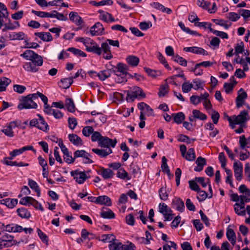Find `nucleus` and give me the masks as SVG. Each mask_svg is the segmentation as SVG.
<instances>
[{"instance_id": "obj_2", "label": "nucleus", "mask_w": 250, "mask_h": 250, "mask_svg": "<svg viewBox=\"0 0 250 250\" xmlns=\"http://www.w3.org/2000/svg\"><path fill=\"white\" fill-rule=\"evenodd\" d=\"M109 45L119 47L120 46V42L118 40H113L111 39H107L104 42H102V48L103 49V57L104 59L108 60L113 58Z\"/></svg>"}, {"instance_id": "obj_58", "label": "nucleus", "mask_w": 250, "mask_h": 250, "mask_svg": "<svg viewBox=\"0 0 250 250\" xmlns=\"http://www.w3.org/2000/svg\"><path fill=\"white\" fill-rule=\"evenodd\" d=\"M160 198L161 200L166 201L168 199V194L167 192L166 188L162 187L159 190Z\"/></svg>"}, {"instance_id": "obj_34", "label": "nucleus", "mask_w": 250, "mask_h": 250, "mask_svg": "<svg viewBox=\"0 0 250 250\" xmlns=\"http://www.w3.org/2000/svg\"><path fill=\"white\" fill-rule=\"evenodd\" d=\"M28 185L31 189H32L37 193V195L38 197L41 196V189L36 181L32 179H28Z\"/></svg>"}, {"instance_id": "obj_40", "label": "nucleus", "mask_w": 250, "mask_h": 250, "mask_svg": "<svg viewBox=\"0 0 250 250\" xmlns=\"http://www.w3.org/2000/svg\"><path fill=\"white\" fill-rule=\"evenodd\" d=\"M65 106L67 110L73 113L75 111V106L74 103L71 98H66L65 101Z\"/></svg>"}, {"instance_id": "obj_47", "label": "nucleus", "mask_w": 250, "mask_h": 250, "mask_svg": "<svg viewBox=\"0 0 250 250\" xmlns=\"http://www.w3.org/2000/svg\"><path fill=\"white\" fill-rule=\"evenodd\" d=\"M51 18H56L59 21H66L68 20L66 16L56 10L52 11Z\"/></svg>"}, {"instance_id": "obj_12", "label": "nucleus", "mask_w": 250, "mask_h": 250, "mask_svg": "<svg viewBox=\"0 0 250 250\" xmlns=\"http://www.w3.org/2000/svg\"><path fill=\"white\" fill-rule=\"evenodd\" d=\"M239 191L243 194L240 195V199L245 200L246 203L250 202V189L247 188L246 185L242 184L239 188Z\"/></svg>"}, {"instance_id": "obj_25", "label": "nucleus", "mask_w": 250, "mask_h": 250, "mask_svg": "<svg viewBox=\"0 0 250 250\" xmlns=\"http://www.w3.org/2000/svg\"><path fill=\"white\" fill-rule=\"evenodd\" d=\"M0 203L8 208H13L17 205L18 200L16 199L6 198L0 200Z\"/></svg>"}, {"instance_id": "obj_5", "label": "nucleus", "mask_w": 250, "mask_h": 250, "mask_svg": "<svg viewBox=\"0 0 250 250\" xmlns=\"http://www.w3.org/2000/svg\"><path fill=\"white\" fill-rule=\"evenodd\" d=\"M159 211L163 215L165 221H170L172 219V210L164 203L159 204Z\"/></svg>"}, {"instance_id": "obj_35", "label": "nucleus", "mask_w": 250, "mask_h": 250, "mask_svg": "<svg viewBox=\"0 0 250 250\" xmlns=\"http://www.w3.org/2000/svg\"><path fill=\"white\" fill-rule=\"evenodd\" d=\"M98 204L111 206L112 202L110 198L105 195L99 196L98 197Z\"/></svg>"}, {"instance_id": "obj_44", "label": "nucleus", "mask_w": 250, "mask_h": 250, "mask_svg": "<svg viewBox=\"0 0 250 250\" xmlns=\"http://www.w3.org/2000/svg\"><path fill=\"white\" fill-rule=\"evenodd\" d=\"M25 34L22 32H20L19 33L13 32L9 34L8 38L11 40H24Z\"/></svg>"}, {"instance_id": "obj_16", "label": "nucleus", "mask_w": 250, "mask_h": 250, "mask_svg": "<svg viewBox=\"0 0 250 250\" xmlns=\"http://www.w3.org/2000/svg\"><path fill=\"white\" fill-rule=\"evenodd\" d=\"M183 50L186 52H191L197 54H201L205 56L208 55V52L206 50L203 48L197 46L186 47L184 48Z\"/></svg>"}, {"instance_id": "obj_21", "label": "nucleus", "mask_w": 250, "mask_h": 250, "mask_svg": "<svg viewBox=\"0 0 250 250\" xmlns=\"http://www.w3.org/2000/svg\"><path fill=\"white\" fill-rule=\"evenodd\" d=\"M98 173L101 175L104 179L111 178L114 175V172L111 169L104 168L103 167L100 168V170L98 171Z\"/></svg>"}, {"instance_id": "obj_52", "label": "nucleus", "mask_w": 250, "mask_h": 250, "mask_svg": "<svg viewBox=\"0 0 250 250\" xmlns=\"http://www.w3.org/2000/svg\"><path fill=\"white\" fill-rule=\"evenodd\" d=\"M117 176L121 179L130 180L131 177L128 176V173L124 169L121 168L117 173Z\"/></svg>"}, {"instance_id": "obj_1", "label": "nucleus", "mask_w": 250, "mask_h": 250, "mask_svg": "<svg viewBox=\"0 0 250 250\" xmlns=\"http://www.w3.org/2000/svg\"><path fill=\"white\" fill-rule=\"evenodd\" d=\"M20 56L24 58L26 60H29L31 63L35 65L40 67L42 65V57L35 53L34 51L31 50H26Z\"/></svg>"}, {"instance_id": "obj_49", "label": "nucleus", "mask_w": 250, "mask_h": 250, "mask_svg": "<svg viewBox=\"0 0 250 250\" xmlns=\"http://www.w3.org/2000/svg\"><path fill=\"white\" fill-rule=\"evenodd\" d=\"M124 245L121 242L116 243L113 242L111 244L109 245V249L110 250H124L123 247Z\"/></svg>"}, {"instance_id": "obj_46", "label": "nucleus", "mask_w": 250, "mask_h": 250, "mask_svg": "<svg viewBox=\"0 0 250 250\" xmlns=\"http://www.w3.org/2000/svg\"><path fill=\"white\" fill-rule=\"evenodd\" d=\"M127 62L132 66H136L139 62V59L134 56L130 55L126 58Z\"/></svg>"}, {"instance_id": "obj_45", "label": "nucleus", "mask_w": 250, "mask_h": 250, "mask_svg": "<svg viewBox=\"0 0 250 250\" xmlns=\"http://www.w3.org/2000/svg\"><path fill=\"white\" fill-rule=\"evenodd\" d=\"M92 47H90V48H89V52H92L99 56L102 55V52H103L102 43L101 44V47L97 44V43Z\"/></svg>"}, {"instance_id": "obj_27", "label": "nucleus", "mask_w": 250, "mask_h": 250, "mask_svg": "<svg viewBox=\"0 0 250 250\" xmlns=\"http://www.w3.org/2000/svg\"><path fill=\"white\" fill-rule=\"evenodd\" d=\"M197 167H194V170L195 171L200 172L203 169L204 167L207 165L205 158L200 156L197 158L196 161Z\"/></svg>"}, {"instance_id": "obj_57", "label": "nucleus", "mask_w": 250, "mask_h": 250, "mask_svg": "<svg viewBox=\"0 0 250 250\" xmlns=\"http://www.w3.org/2000/svg\"><path fill=\"white\" fill-rule=\"evenodd\" d=\"M32 13L35 15L41 18H51V13L44 12V11H38L35 10H32Z\"/></svg>"}, {"instance_id": "obj_11", "label": "nucleus", "mask_w": 250, "mask_h": 250, "mask_svg": "<svg viewBox=\"0 0 250 250\" xmlns=\"http://www.w3.org/2000/svg\"><path fill=\"white\" fill-rule=\"evenodd\" d=\"M233 169L234 175L237 181H241L242 179L243 165L239 161L236 160L233 163Z\"/></svg>"}, {"instance_id": "obj_19", "label": "nucleus", "mask_w": 250, "mask_h": 250, "mask_svg": "<svg viewBox=\"0 0 250 250\" xmlns=\"http://www.w3.org/2000/svg\"><path fill=\"white\" fill-rule=\"evenodd\" d=\"M69 17L70 20L78 26H81L84 22L82 18L76 12H71L69 14Z\"/></svg>"}, {"instance_id": "obj_20", "label": "nucleus", "mask_w": 250, "mask_h": 250, "mask_svg": "<svg viewBox=\"0 0 250 250\" xmlns=\"http://www.w3.org/2000/svg\"><path fill=\"white\" fill-rule=\"evenodd\" d=\"M9 13L6 6L0 2V29L2 27L3 20L8 19Z\"/></svg>"}, {"instance_id": "obj_14", "label": "nucleus", "mask_w": 250, "mask_h": 250, "mask_svg": "<svg viewBox=\"0 0 250 250\" xmlns=\"http://www.w3.org/2000/svg\"><path fill=\"white\" fill-rule=\"evenodd\" d=\"M3 229L9 232H21L23 231V228L18 224H10L4 225L2 224Z\"/></svg>"}, {"instance_id": "obj_30", "label": "nucleus", "mask_w": 250, "mask_h": 250, "mask_svg": "<svg viewBox=\"0 0 250 250\" xmlns=\"http://www.w3.org/2000/svg\"><path fill=\"white\" fill-rule=\"evenodd\" d=\"M100 19L106 23L112 22L115 21L114 18L112 16V15L106 12H101Z\"/></svg>"}, {"instance_id": "obj_43", "label": "nucleus", "mask_w": 250, "mask_h": 250, "mask_svg": "<svg viewBox=\"0 0 250 250\" xmlns=\"http://www.w3.org/2000/svg\"><path fill=\"white\" fill-rule=\"evenodd\" d=\"M17 212L19 216L22 218H29L31 216L30 212L25 208H18Z\"/></svg>"}, {"instance_id": "obj_56", "label": "nucleus", "mask_w": 250, "mask_h": 250, "mask_svg": "<svg viewBox=\"0 0 250 250\" xmlns=\"http://www.w3.org/2000/svg\"><path fill=\"white\" fill-rule=\"evenodd\" d=\"M131 91L133 93V94L136 96V97L137 98L139 96H141L142 97H145L146 96L145 93L143 92L142 89L138 86L134 87Z\"/></svg>"}, {"instance_id": "obj_61", "label": "nucleus", "mask_w": 250, "mask_h": 250, "mask_svg": "<svg viewBox=\"0 0 250 250\" xmlns=\"http://www.w3.org/2000/svg\"><path fill=\"white\" fill-rule=\"evenodd\" d=\"M168 85L167 84H165L164 85L161 86L159 88V92L158 93L159 97H164L168 92Z\"/></svg>"}, {"instance_id": "obj_13", "label": "nucleus", "mask_w": 250, "mask_h": 250, "mask_svg": "<svg viewBox=\"0 0 250 250\" xmlns=\"http://www.w3.org/2000/svg\"><path fill=\"white\" fill-rule=\"evenodd\" d=\"M247 98V94L242 88L238 92V96L236 98V104L237 108H240L244 103L245 100Z\"/></svg>"}, {"instance_id": "obj_28", "label": "nucleus", "mask_w": 250, "mask_h": 250, "mask_svg": "<svg viewBox=\"0 0 250 250\" xmlns=\"http://www.w3.org/2000/svg\"><path fill=\"white\" fill-rule=\"evenodd\" d=\"M23 68L24 69L29 72L36 73L38 72L40 69V67L37 65H34L30 62H26L23 65Z\"/></svg>"}, {"instance_id": "obj_64", "label": "nucleus", "mask_w": 250, "mask_h": 250, "mask_svg": "<svg viewBox=\"0 0 250 250\" xmlns=\"http://www.w3.org/2000/svg\"><path fill=\"white\" fill-rule=\"evenodd\" d=\"M94 131L93 128L91 126H86L83 128L82 130L83 134L86 137L89 136Z\"/></svg>"}, {"instance_id": "obj_9", "label": "nucleus", "mask_w": 250, "mask_h": 250, "mask_svg": "<svg viewBox=\"0 0 250 250\" xmlns=\"http://www.w3.org/2000/svg\"><path fill=\"white\" fill-rule=\"evenodd\" d=\"M71 175L73 177L76 181L79 184H83L89 177L84 171H80L78 170L71 171Z\"/></svg>"}, {"instance_id": "obj_60", "label": "nucleus", "mask_w": 250, "mask_h": 250, "mask_svg": "<svg viewBox=\"0 0 250 250\" xmlns=\"http://www.w3.org/2000/svg\"><path fill=\"white\" fill-rule=\"evenodd\" d=\"M226 17L231 21H236L240 18V15L235 12H229L226 15Z\"/></svg>"}, {"instance_id": "obj_10", "label": "nucleus", "mask_w": 250, "mask_h": 250, "mask_svg": "<svg viewBox=\"0 0 250 250\" xmlns=\"http://www.w3.org/2000/svg\"><path fill=\"white\" fill-rule=\"evenodd\" d=\"M89 31L92 36L102 35L104 33V28L101 23L97 22L90 27Z\"/></svg>"}, {"instance_id": "obj_59", "label": "nucleus", "mask_w": 250, "mask_h": 250, "mask_svg": "<svg viewBox=\"0 0 250 250\" xmlns=\"http://www.w3.org/2000/svg\"><path fill=\"white\" fill-rule=\"evenodd\" d=\"M212 21L214 22L216 24L219 25L221 26L224 27L225 29H228L231 25L230 24H227L226 22L227 21H225L222 19H212Z\"/></svg>"}, {"instance_id": "obj_23", "label": "nucleus", "mask_w": 250, "mask_h": 250, "mask_svg": "<svg viewBox=\"0 0 250 250\" xmlns=\"http://www.w3.org/2000/svg\"><path fill=\"white\" fill-rule=\"evenodd\" d=\"M34 35L39 37L43 42H49L53 39L50 32H35Z\"/></svg>"}, {"instance_id": "obj_55", "label": "nucleus", "mask_w": 250, "mask_h": 250, "mask_svg": "<svg viewBox=\"0 0 250 250\" xmlns=\"http://www.w3.org/2000/svg\"><path fill=\"white\" fill-rule=\"evenodd\" d=\"M11 20L8 19V22L5 23L3 20L2 27L4 26V27L2 29V32H5L8 30H14L16 29V26H14V24L11 23Z\"/></svg>"}, {"instance_id": "obj_38", "label": "nucleus", "mask_w": 250, "mask_h": 250, "mask_svg": "<svg viewBox=\"0 0 250 250\" xmlns=\"http://www.w3.org/2000/svg\"><path fill=\"white\" fill-rule=\"evenodd\" d=\"M100 216L105 219H113L115 217V214L110 209L107 208V210H102L100 212Z\"/></svg>"}, {"instance_id": "obj_15", "label": "nucleus", "mask_w": 250, "mask_h": 250, "mask_svg": "<svg viewBox=\"0 0 250 250\" xmlns=\"http://www.w3.org/2000/svg\"><path fill=\"white\" fill-rule=\"evenodd\" d=\"M18 126V125L17 121L11 122L2 130V132H3L5 135L8 137H13L14 132L13 131V129Z\"/></svg>"}, {"instance_id": "obj_6", "label": "nucleus", "mask_w": 250, "mask_h": 250, "mask_svg": "<svg viewBox=\"0 0 250 250\" xmlns=\"http://www.w3.org/2000/svg\"><path fill=\"white\" fill-rule=\"evenodd\" d=\"M38 107L37 104L33 100H31L25 97H23L21 100V103L19 104L18 106V108L19 110L23 109H31L37 108Z\"/></svg>"}, {"instance_id": "obj_3", "label": "nucleus", "mask_w": 250, "mask_h": 250, "mask_svg": "<svg viewBox=\"0 0 250 250\" xmlns=\"http://www.w3.org/2000/svg\"><path fill=\"white\" fill-rule=\"evenodd\" d=\"M249 119L248 113L246 110L242 111L238 116L233 115L231 117L227 116V120L232 128L235 127V125H241Z\"/></svg>"}, {"instance_id": "obj_8", "label": "nucleus", "mask_w": 250, "mask_h": 250, "mask_svg": "<svg viewBox=\"0 0 250 250\" xmlns=\"http://www.w3.org/2000/svg\"><path fill=\"white\" fill-rule=\"evenodd\" d=\"M117 143V141L116 139L112 140L108 137L102 136L100 141L98 142V145L102 147H106L108 149L110 146L114 148Z\"/></svg>"}, {"instance_id": "obj_26", "label": "nucleus", "mask_w": 250, "mask_h": 250, "mask_svg": "<svg viewBox=\"0 0 250 250\" xmlns=\"http://www.w3.org/2000/svg\"><path fill=\"white\" fill-rule=\"evenodd\" d=\"M69 141L75 146H81L83 145V141L82 139L75 134H70L68 135Z\"/></svg>"}, {"instance_id": "obj_63", "label": "nucleus", "mask_w": 250, "mask_h": 250, "mask_svg": "<svg viewBox=\"0 0 250 250\" xmlns=\"http://www.w3.org/2000/svg\"><path fill=\"white\" fill-rule=\"evenodd\" d=\"M193 87V84L189 82H184L182 86V91L184 93L189 92Z\"/></svg>"}, {"instance_id": "obj_41", "label": "nucleus", "mask_w": 250, "mask_h": 250, "mask_svg": "<svg viewBox=\"0 0 250 250\" xmlns=\"http://www.w3.org/2000/svg\"><path fill=\"white\" fill-rule=\"evenodd\" d=\"M172 117L173 118L174 122L178 124H181L185 119V115L182 112L173 113Z\"/></svg>"}, {"instance_id": "obj_4", "label": "nucleus", "mask_w": 250, "mask_h": 250, "mask_svg": "<svg viewBox=\"0 0 250 250\" xmlns=\"http://www.w3.org/2000/svg\"><path fill=\"white\" fill-rule=\"evenodd\" d=\"M14 238L13 236L7 233L3 229L0 231V240L5 248L11 247L17 244V241L14 240Z\"/></svg>"}, {"instance_id": "obj_37", "label": "nucleus", "mask_w": 250, "mask_h": 250, "mask_svg": "<svg viewBox=\"0 0 250 250\" xmlns=\"http://www.w3.org/2000/svg\"><path fill=\"white\" fill-rule=\"evenodd\" d=\"M81 237L83 240H90L94 239H98V237H96L94 234L88 232L85 229H83L82 230Z\"/></svg>"}, {"instance_id": "obj_17", "label": "nucleus", "mask_w": 250, "mask_h": 250, "mask_svg": "<svg viewBox=\"0 0 250 250\" xmlns=\"http://www.w3.org/2000/svg\"><path fill=\"white\" fill-rule=\"evenodd\" d=\"M112 71H118L120 72L122 75L124 74H128L129 76H130V74L128 72V66L122 62H119L117 63L116 66H113L111 68Z\"/></svg>"}, {"instance_id": "obj_7", "label": "nucleus", "mask_w": 250, "mask_h": 250, "mask_svg": "<svg viewBox=\"0 0 250 250\" xmlns=\"http://www.w3.org/2000/svg\"><path fill=\"white\" fill-rule=\"evenodd\" d=\"M74 155L75 159L79 157L82 158L84 164L93 163V161L90 159L92 156L84 150H77L74 153Z\"/></svg>"}, {"instance_id": "obj_50", "label": "nucleus", "mask_w": 250, "mask_h": 250, "mask_svg": "<svg viewBox=\"0 0 250 250\" xmlns=\"http://www.w3.org/2000/svg\"><path fill=\"white\" fill-rule=\"evenodd\" d=\"M172 59L174 62L178 63L182 66H186L187 65V60L178 54H176L175 56H174L172 57Z\"/></svg>"}, {"instance_id": "obj_51", "label": "nucleus", "mask_w": 250, "mask_h": 250, "mask_svg": "<svg viewBox=\"0 0 250 250\" xmlns=\"http://www.w3.org/2000/svg\"><path fill=\"white\" fill-rule=\"evenodd\" d=\"M186 160L189 161H192L195 160L196 158L195 152L193 148H189L184 157Z\"/></svg>"}, {"instance_id": "obj_53", "label": "nucleus", "mask_w": 250, "mask_h": 250, "mask_svg": "<svg viewBox=\"0 0 250 250\" xmlns=\"http://www.w3.org/2000/svg\"><path fill=\"white\" fill-rule=\"evenodd\" d=\"M67 51L72 52L74 55L80 57H86V54L85 53L79 49L74 47H69L67 49Z\"/></svg>"}, {"instance_id": "obj_62", "label": "nucleus", "mask_w": 250, "mask_h": 250, "mask_svg": "<svg viewBox=\"0 0 250 250\" xmlns=\"http://www.w3.org/2000/svg\"><path fill=\"white\" fill-rule=\"evenodd\" d=\"M195 180H189L188 181L189 188L194 191H200V188Z\"/></svg>"}, {"instance_id": "obj_54", "label": "nucleus", "mask_w": 250, "mask_h": 250, "mask_svg": "<svg viewBox=\"0 0 250 250\" xmlns=\"http://www.w3.org/2000/svg\"><path fill=\"white\" fill-rule=\"evenodd\" d=\"M239 144L240 148L242 149H244L246 146L247 148L250 147V145L249 144V142H248L244 135H243L240 137Z\"/></svg>"}, {"instance_id": "obj_31", "label": "nucleus", "mask_w": 250, "mask_h": 250, "mask_svg": "<svg viewBox=\"0 0 250 250\" xmlns=\"http://www.w3.org/2000/svg\"><path fill=\"white\" fill-rule=\"evenodd\" d=\"M112 72L116 75L115 80L117 83H123L127 82V76L128 74H124L122 75V73L118 71H112Z\"/></svg>"}, {"instance_id": "obj_22", "label": "nucleus", "mask_w": 250, "mask_h": 250, "mask_svg": "<svg viewBox=\"0 0 250 250\" xmlns=\"http://www.w3.org/2000/svg\"><path fill=\"white\" fill-rule=\"evenodd\" d=\"M43 110L46 114L52 115L57 119H61L63 117V114L60 110L52 109L51 107H47Z\"/></svg>"}, {"instance_id": "obj_36", "label": "nucleus", "mask_w": 250, "mask_h": 250, "mask_svg": "<svg viewBox=\"0 0 250 250\" xmlns=\"http://www.w3.org/2000/svg\"><path fill=\"white\" fill-rule=\"evenodd\" d=\"M112 73V70L111 69H107L103 71H100L97 73V76L99 77V79L101 81H104L107 78H109Z\"/></svg>"}, {"instance_id": "obj_33", "label": "nucleus", "mask_w": 250, "mask_h": 250, "mask_svg": "<svg viewBox=\"0 0 250 250\" xmlns=\"http://www.w3.org/2000/svg\"><path fill=\"white\" fill-rule=\"evenodd\" d=\"M226 236L227 239L231 243V244L234 246L236 243V235L234 230L232 229L228 228L226 232Z\"/></svg>"}, {"instance_id": "obj_32", "label": "nucleus", "mask_w": 250, "mask_h": 250, "mask_svg": "<svg viewBox=\"0 0 250 250\" xmlns=\"http://www.w3.org/2000/svg\"><path fill=\"white\" fill-rule=\"evenodd\" d=\"M73 83L72 78H64L61 80L58 84L62 89H67L71 86Z\"/></svg>"}, {"instance_id": "obj_42", "label": "nucleus", "mask_w": 250, "mask_h": 250, "mask_svg": "<svg viewBox=\"0 0 250 250\" xmlns=\"http://www.w3.org/2000/svg\"><path fill=\"white\" fill-rule=\"evenodd\" d=\"M11 81L10 79L6 77H2L0 78V90L2 92L6 90V87L11 83Z\"/></svg>"}, {"instance_id": "obj_29", "label": "nucleus", "mask_w": 250, "mask_h": 250, "mask_svg": "<svg viewBox=\"0 0 250 250\" xmlns=\"http://www.w3.org/2000/svg\"><path fill=\"white\" fill-rule=\"evenodd\" d=\"M39 117V124L38 128L44 132H47L49 130V126L45 121L44 118L40 114L37 115Z\"/></svg>"}, {"instance_id": "obj_24", "label": "nucleus", "mask_w": 250, "mask_h": 250, "mask_svg": "<svg viewBox=\"0 0 250 250\" xmlns=\"http://www.w3.org/2000/svg\"><path fill=\"white\" fill-rule=\"evenodd\" d=\"M92 151L101 158H105L110 154L112 153V150L110 148H108L106 150L104 149H100L99 148H92L91 149Z\"/></svg>"}, {"instance_id": "obj_18", "label": "nucleus", "mask_w": 250, "mask_h": 250, "mask_svg": "<svg viewBox=\"0 0 250 250\" xmlns=\"http://www.w3.org/2000/svg\"><path fill=\"white\" fill-rule=\"evenodd\" d=\"M172 206L180 212H183L185 207L184 202L180 198H175L172 202Z\"/></svg>"}, {"instance_id": "obj_48", "label": "nucleus", "mask_w": 250, "mask_h": 250, "mask_svg": "<svg viewBox=\"0 0 250 250\" xmlns=\"http://www.w3.org/2000/svg\"><path fill=\"white\" fill-rule=\"evenodd\" d=\"M192 114L193 117L195 118L204 121L207 119V115L201 112L200 110L194 109L192 111Z\"/></svg>"}, {"instance_id": "obj_39", "label": "nucleus", "mask_w": 250, "mask_h": 250, "mask_svg": "<svg viewBox=\"0 0 250 250\" xmlns=\"http://www.w3.org/2000/svg\"><path fill=\"white\" fill-rule=\"evenodd\" d=\"M98 240L103 242H113L116 240L115 237L113 234H103L101 237H98Z\"/></svg>"}]
</instances>
